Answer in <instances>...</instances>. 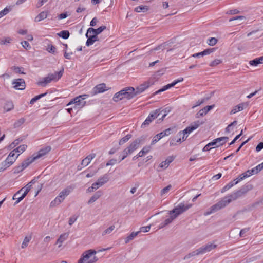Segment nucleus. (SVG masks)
Returning <instances> with one entry per match:
<instances>
[{
	"label": "nucleus",
	"instance_id": "f257e3e1",
	"mask_svg": "<svg viewBox=\"0 0 263 263\" xmlns=\"http://www.w3.org/2000/svg\"><path fill=\"white\" fill-rule=\"evenodd\" d=\"M253 189L252 185L247 184L241 189L231 194L222 198L219 202L210 207L209 211L204 213V215L207 216L215 213L227 206L229 203L245 195L249 191Z\"/></svg>",
	"mask_w": 263,
	"mask_h": 263
},
{
	"label": "nucleus",
	"instance_id": "f03ea898",
	"mask_svg": "<svg viewBox=\"0 0 263 263\" xmlns=\"http://www.w3.org/2000/svg\"><path fill=\"white\" fill-rule=\"evenodd\" d=\"M136 96L135 89L133 87H125L120 91L116 93L113 97L115 102H118L124 99L130 100Z\"/></svg>",
	"mask_w": 263,
	"mask_h": 263
},
{
	"label": "nucleus",
	"instance_id": "7ed1b4c3",
	"mask_svg": "<svg viewBox=\"0 0 263 263\" xmlns=\"http://www.w3.org/2000/svg\"><path fill=\"white\" fill-rule=\"evenodd\" d=\"M96 254V251L91 249L85 251L81 255L78 263H95L98 260L97 257L94 256Z\"/></svg>",
	"mask_w": 263,
	"mask_h": 263
},
{
	"label": "nucleus",
	"instance_id": "20e7f679",
	"mask_svg": "<svg viewBox=\"0 0 263 263\" xmlns=\"http://www.w3.org/2000/svg\"><path fill=\"white\" fill-rule=\"evenodd\" d=\"M64 69L62 68L59 72H55L54 73H50L48 76L44 77L42 80L38 82V85L43 87L45 86L47 84L50 83L51 81H57L59 80L63 75Z\"/></svg>",
	"mask_w": 263,
	"mask_h": 263
},
{
	"label": "nucleus",
	"instance_id": "39448f33",
	"mask_svg": "<svg viewBox=\"0 0 263 263\" xmlns=\"http://www.w3.org/2000/svg\"><path fill=\"white\" fill-rule=\"evenodd\" d=\"M192 206V204H185L184 203H180L172 210L169 211V214L172 215L174 218H176L179 215L186 211Z\"/></svg>",
	"mask_w": 263,
	"mask_h": 263
},
{
	"label": "nucleus",
	"instance_id": "423d86ee",
	"mask_svg": "<svg viewBox=\"0 0 263 263\" xmlns=\"http://www.w3.org/2000/svg\"><path fill=\"white\" fill-rule=\"evenodd\" d=\"M88 97L87 95H80L73 99L67 104V106L71 105H74L73 108L75 109H80L86 104V101L84 100Z\"/></svg>",
	"mask_w": 263,
	"mask_h": 263
},
{
	"label": "nucleus",
	"instance_id": "0eeeda50",
	"mask_svg": "<svg viewBox=\"0 0 263 263\" xmlns=\"http://www.w3.org/2000/svg\"><path fill=\"white\" fill-rule=\"evenodd\" d=\"M71 190L69 188H66L62 190L59 194V195L51 202L50 206L55 207L62 203L66 197H67L70 193Z\"/></svg>",
	"mask_w": 263,
	"mask_h": 263
},
{
	"label": "nucleus",
	"instance_id": "6e6552de",
	"mask_svg": "<svg viewBox=\"0 0 263 263\" xmlns=\"http://www.w3.org/2000/svg\"><path fill=\"white\" fill-rule=\"evenodd\" d=\"M144 140V138L143 137H141L135 139L124 150V152H125L126 155H130L138 148L140 144Z\"/></svg>",
	"mask_w": 263,
	"mask_h": 263
},
{
	"label": "nucleus",
	"instance_id": "1a4fd4ad",
	"mask_svg": "<svg viewBox=\"0 0 263 263\" xmlns=\"http://www.w3.org/2000/svg\"><path fill=\"white\" fill-rule=\"evenodd\" d=\"M160 114V109H156L155 111H152L141 125V128H144L146 127L155 118H157Z\"/></svg>",
	"mask_w": 263,
	"mask_h": 263
},
{
	"label": "nucleus",
	"instance_id": "9d476101",
	"mask_svg": "<svg viewBox=\"0 0 263 263\" xmlns=\"http://www.w3.org/2000/svg\"><path fill=\"white\" fill-rule=\"evenodd\" d=\"M51 149L50 146H47L42 149H41L36 154H34L32 157H29V159L33 162L35 160L42 157L49 153Z\"/></svg>",
	"mask_w": 263,
	"mask_h": 263
},
{
	"label": "nucleus",
	"instance_id": "9b49d317",
	"mask_svg": "<svg viewBox=\"0 0 263 263\" xmlns=\"http://www.w3.org/2000/svg\"><path fill=\"white\" fill-rule=\"evenodd\" d=\"M172 128H169L157 134L153 138L151 145L155 144L157 142H158L160 139L164 136H168L171 133V131L172 130Z\"/></svg>",
	"mask_w": 263,
	"mask_h": 263
},
{
	"label": "nucleus",
	"instance_id": "f8f14e48",
	"mask_svg": "<svg viewBox=\"0 0 263 263\" xmlns=\"http://www.w3.org/2000/svg\"><path fill=\"white\" fill-rule=\"evenodd\" d=\"M14 88L17 90H23L25 89L26 87L25 82L23 79H14L12 83Z\"/></svg>",
	"mask_w": 263,
	"mask_h": 263
},
{
	"label": "nucleus",
	"instance_id": "ddd939ff",
	"mask_svg": "<svg viewBox=\"0 0 263 263\" xmlns=\"http://www.w3.org/2000/svg\"><path fill=\"white\" fill-rule=\"evenodd\" d=\"M96 157V154L91 153L84 158L81 162V165H78V170H81L84 166H87L91 162L92 159Z\"/></svg>",
	"mask_w": 263,
	"mask_h": 263
},
{
	"label": "nucleus",
	"instance_id": "4468645a",
	"mask_svg": "<svg viewBox=\"0 0 263 263\" xmlns=\"http://www.w3.org/2000/svg\"><path fill=\"white\" fill-rule=\"evenodd\" d=\"M217 247L216 245L212 243H208L204 246H203L198 248L200 254H204L206 252H210L213 249L216 248Z\"/></svg>",
	"mask_w": 263,
	"mask_h": 263
},
{
	"label": "nucleus",
	"instance_id": "2eb2a0df",
	"mask_svg": "<svg viewBox=\"0 0 263 263\" xmlns=\"http://www.w3.org/2000/svg\"><path fill=\"white\" fill-rule=\"evenodd\" d=\"M31 161L29 158L25 160L21 164V165L18 166L15 168L14 173H18L22 171L24 169L26 168L29 164L31 163Z\"/></svg>",
	"mask_w": 263,
	"mask_h": 263
},
{
	"label": "nucleus",
	"instance_id": "dca6fc26",
	"mask_svg": "<svg viewBox=\"0 0 263 263\" xmlns=\"http://www.w3.org/2000/svg\"><path fill=\"white\" fill-rule=\"evenodd\" d=\"M106 29V27L105 26H101L97 29L90 27L87 29V35L90 34H93L98 35Z\"/></svg>",
	"mask_w": 263,
	"mask_h": 263
},
{
	"label": "nucleus",
	"instance_id": "f3484780",
	"mask_svg": "<svg viewBox=\"0 0 263 263\" xmlns=\"http://www.w3.org/2000/svg\"><path fill=\"white\" fill-rule=\"evenodd\" d=\"M151 84L150 82L147 81L139 85L136 89H135V92H136V95L143 92L147 88H148L151 86Z\"/></svg>",
	"mask_w": 263,
	"mask_h": 263
},
{
	"label": "nucleus",
	"instance_id": "a211bd4d",
	"mask_svg": "<svg viewBox=\"0 0 263 263\" xmlns=\"http://www.w3.org/2000/svg\"><path fill=\"white\" fill-rule=\"evenodd\" d=\"M107 90L106 85L104 83L97 85L93 89L95 94L102 93Z\"/></svg>",
	"mask_w": 263,
	"mask_h": 263
},
{
	"label": "nucleus",
	"instance_id": "6ab92c4d",
	"mask_svg": "<svg viewBox=\"0 0 263 263\" xmlns=\"http://www.w3.org/2000/svg\"><path fill=\"white\" fill-rule=\"evenodd\" d=\"M183 135L181 132H179L176 135V137L173 138L170 141V145H175L176 143H181L183 141L182 140Z\"/></svg>",
	"mask_w": 263,
	"mask_h": 263
},
{
	"label": "nucleus",
	"instance_id": "aec40b11",
	"mask_svg": "<svg viewBox=\"0 0 263 263\" xmlns=\"http://www.w3.org/2000/svg\"><path fill=\"white\" fill-rule=\"evenodd\" d=\"M103 195L102 191L99 190L96 192L88 201V204H91L95 202Z\"/></svg>",
	"mask_w": 263,
	"mask_h": 263
},
{
	"label": "nucleus",
	"instance_id": "412c9836",
	"mask_svg": "<svg viewBox=\"0 0 263 263\" xmlns=\"http://www.w3.org/2000/svg\"><path fill=\"white\" fill-rule=\"evenodd\" d=\"M175 157L173 156H170L167 159L162 161L160 164V167L163 168H166L168 167L169 164L174 160Z\"/></svg>",
	"mask_w": 263,
	"mask_h": 263
},
{
	"label": "nucleus",
	"instance_id": "4be33fe9",
	"mask_svg": "<svg viewBox=\"0 0 263 263\" xmlns=\"http://www.w3.org/2000/svg\"><path fill=\"white\" fill-rule=\"evenodd\" d=\"M151 149L150 146L144 147L143 149L139 152V153L133 158V160H135L139 157H142L144 155L147 153Z\"/></svg>",
	"mask_w": 263,
	"mask_h": 263
},
{
	"label": "nucleus",
	"instance_id": "5701e85b",
	"mask_svg": "<svg viewBox=\"0 0 263 263\" xmlns=\"http://www.w3.org/2000/svg\"><path fill=\"white\" fill-rule=\"evenodd\" d=\"M48 11H42L39 13L34 19V21L39 22L47 17Z\"/></svg>",
	"mask_w": 263,
	"mask_h": 263
},
{
	"label": "nucleus",
	"instance_id": "b1692460",
	"mask_svg": "<svg viewBox=\"0 0 263 263\" xmlns=\"http://www.w3.org/2000/svg\"><path fill=\"white\" fill-rule=\"evenodd\" d=\"M68 236H69L68 233H63L60 236V237H59V238L58 239V240L57 241V243L60 244L59 247H60L61 246L62 243L68 238Z\"/></svg>",
	"mask_w": 263,
	"mask_h": 263
},
{
	"label": "nucleus",
	"instance_id": "393cba45",
	"mask_svg": "<svg viewBox=\"0 0 263 263\" xmlns=\"http://www.w3.org/2000/svg\"><path fill=\"white\" fill-rule=\"evenodd\" d=\"M171 216L167 218L165 220V221L163 222H161L159 226V229H162L165 227L166 226L168 225V224L171 223L173 220L175 219V218H173V216L172 215H170Z\"/></svg>",
	"mask_w": 263,
	"mask_h": 263
},
{
	"label": "nucleus",
	"instance_id": "a878e982",
	"mask_svg": "<svg viewBox=\"0 0 263 263\" xmlns=\"http://www.w3.org/2000/svg\"><path fill=\"white\" fill-rule=\"evenodd\" d=\"M249 63L251 65L255 66H257L259 64L263 63V56L251 60Z\"/></svg>",
	"mask_w": 263,
	"mask_h": 263
},
{
	"label": "nucleus",
	"instance_id": "bb28decb",
	"mask_svg": "<svg viewBox=\"0 0 263 263\" xmlns=\"http://www.w3.org/2000/svg\"><path fill=\"white\" fill-rule=\"evenodd\" d=\"M14 108V105L13 102L12 101H7L4 106V110L6 111H9L13 109Z\"/></svg>",
	"mask_w": 263,
	"mask_h": 263
},
{
	"label": "nucleus",
	"instance_id": "cd10ccee",
	"mask_svg": "<svg viewBox=\"0 0 263 263\" xmlns=\"http://www.w3.org/2000/svg\"><path fill=\"white\" fill-rule=\"evenodd\" d=\"M243 108L244 104H239L233 108V109L231 111V114H234L236 113L237 112L241 111L243 109Z\"/></svg>",
	"mask_w": 263,
	"mask_h": 263
},
{
	"label": "nucleus",
	"instance_id": "c85d7f7f",
	"mask_svg": "<svg viewBox=\"0 0 263 263\" xmlns=\"http://www.w3.org/2000/svg\"><path fill=\"white\" fill-rule=\"evenodd\" d=\"M200 254V253L199 252V249H198L189 253L188 254L186 255L184 257L183 259L184 260L188 259L192 257H194L195 256L198 255Z\"/></svg>",
	"mask_w": 263,
	"mask_h": 263
},
{
	"label": "nucleus",
	"instance_id": "c756f323",
	"mask_svg": "<svg viewBox=\"0 0 263 263\" xmlns=\"http://www.w3.org/2000/svg\"><path fill=\"white\" fill-rule=\"evenodd\" d=\"M193 130H194V129H193V128L191 126H189L187 127L183 131H181L183 135V137H182L183 141H184L187 137V136H185V134H190Z\"/></svg>",
	"mask_w": 263,
	"mask_h": 263
},
{
	"label": "nucleus",
	"instance_id": "7c9ffc66",
	"mask_svg": "<svg viewBox=\"0 0 263 263\" xmlns=\"http://www.w3.org/2000/svg\"><path fill=\"white\" fill-rule=\"evenodd\" d=\"M109 180V176L108 175L106 174H104L103 176L100 177L98 179V181L101 183V185L102 186L103 184H104L105 183L108 182Z\"/></svg>",
	"mask_w": 263,
	"mask_h": 263
},
{
	"label": "nucleus",
	"instance_id": "2f4dec72",
	"mask_svg": "<svg viewBox=\"0 0 263 263\" xmlns=\"http://www.w3.org/2000/svg\"><path fill=\"white\" fill-rule=\"evenodd\" d=\"M58 35L64 39H67L70 35V33L68 30H62L58 33Z\"/></svg>",
	"mask_w": 263,
	"mask_h": 263
},
{
	"label": "nucleus",
	"instance_id": "473e14b6",
	"mask_svg": "<svg viewBox=\"0 0 263 263\" xmlns=\"http://www.w3.org/2000/svg\"><path fill=\"white\" fill-rule=\"evenodd\" d=\"M205 123V121L197 120L194 122L191 125L194 130L199 127L200 125L203 124Z\"/></svg>",
	"mask_w": 263,
	"mask_h": 263
},
{
	"label": "nucleus",
	"instance_id": "72a5a7b5",
	"mask_svg": "<svg viewBox=\"0 0 263 263\" xmlns=\"http://www.w3.org/2000/svg\"><path fill=\"white\" fill-rule=\"evenodd\" d=\"M140 233V231L137 232H132L126 238L125 242V243H128L130 240L134 239V238L138 235V234Z\"/></svg>",
	"mask_w": 263,
	"mask_h": 263
},
{
	"label": "nucleus",
	"instance_id": "f704fd0d",
	"mask_svg": "<svg viewBox=\"0 0 263 263\" xmlns=\"http://www.w3.org/2000/svg\"><path fill=\"white\" fill-rule=\"evenodd\" d=\"M20 155V154H18L15 157V158H12L7 157L6 159L4 161L6 163L9 165V166H10L11 165L13 164V163L16 160V158L18 157V156Z\"/></svg>",
	"mask_w": 263,
	"mask_h": 263
},
{
	"label": "nucleus",
	"instance_id": "c9c22d12",
	"mask_svg": "<svg viewBox=\"0 0 263 263\" xmlns=\"http://www.w3.org/2000/svg\"><path fill=\"white\" fill-rule=\"evenodd\" d=\"M47 94V92H45V93L40 94L37 96H36L34 98H32V99L30 101V104L31 105L33 104L36 101L40 99L42 97L45 96Z\"/></svg>",
	"mask_w": 263,
	"mask_h": 263
},
{
	"label": "nucleus",
	"instance_id": "e433bc0d",
	"mask_svg": "<svg viewBox=\"0 0 263 263\" xmlns=\"http://www.w3.org/2000/svg\"><path fill=\"white\" fill-rule=\"evenodd\" d=\"M254 174V173H252L251 172V170H248L247 172H246L245 173L242 174L241 175H240L239 177V180H242L243 179L247 178V177H248L249 176H250L251 175H252Z\"/></svg>",
	"mask_w": 263,
	"mask_h": 263
},
{
	"label": "nucleus",
	"instance_id": "4c0bfd02",
	"mask_svg": "<svg viewBox=\"0 0 263 263\" xmlns=\"http://www.w3.org/2000/svg\"><path fill=\"white\" fill-rule=\"evenodd\" d=\"M148 7L146 6H139L135 8V11L137 12H145L148 10Z\"/></svg>",
	"mask_w": 263,
	"mask_h": 263
},
{
	"label": "nucleus",
	"instance_id": "58836bf2",
	"mask_svg": "<svg viewBox=\"0 0 263 263\" xmlns=\"http://www.w3.org/2000/svg\"><path fill=\"white\" fill-rule=\"evenodd\" d=\"M132 137V135L128 134L125 136L124 137L121 139L119 142V144L120 145L123 144L124 143L127 142Z\"/></svg>",
	"mask_w": 263,
	"mask_h": 263
},
{
	"label": "nucleus",
	"instance_id": "ea45409f",
	"mask_svg": "<svg viewBox=\"0 0 263 263\" xmlns=\"http://www.w3.org/2000/svg\"><path fill=\"white\" fill-rule=\"evenodd\" d=\"M263 169V162L251 170L252 173L254 174H257Z\"/></svg>",
	"mask_w": 263,
	"mask_h": 263
},
{
	"label": "nucleus",
	"instance_id": "a19ab883",
	"mask_svg": "<svg viewBox=\"0 0 263 263\" xmlns=\"http://www.w3.org/2000/svg\"><path fill=\"white\" fill-rule=\"evenodd\" d=\"M85 35L86 37L87 38V40L86 43V45L87 46H90V45L93 44L95 41L89 34L87 35V32H86Z\"/></svg>",
	"mask_w": 263,
	"mask_h": 263
},
{
	"label": "nucleus",
	"instance_id": "79ce46f5",
	"mask_svg": "<svg viewBox=\"0 0 263 263\" xmlns=\"http://www.w3.org/2000/svg\"><path fill=\"white\" fill-rule=\"evenodd\" d=\"M170 111H171V108L169 107H166L165 108H164V109H163L162 110H160V114H162V112H163V114L162 115V117L161 118H160L159 120H161V121L163 120L165 117L167 115V114L168 112H170Z\"/></svg>",
	"mask_w": 263,
	"mask_h": 263
},
{
	"label": "nucleus",
	"instance_id": "37998d69",
	"mask_svg": "<svg viewBox=\"0 0 263 263\" xmlns=\"http://www.w3.org/2000/svg\"><path fill=\"white\" fill-rule=\"evenodd\" d=\"M212 146H214V147H216V145L215 144V142L214 141V140H213L210 143H209L208 144H207L203 148L202 151H210V149H212L211 147Z\"/></svg>",
	"mask_w": 263,
	"mask_h": 263
},
{
	"label": "nucleus",
	"instance_id": "c03bdc74",
	"mask_svg": "<svg viewBox=\"0 0 263 263\" xmlns=\"http://www.w3.org/2000/svg\"><path fill=\"white\" fill-rule=\"evenodd\" d=\"M31 188V185L29 184L28 183L24 187L21 189L19 191H17V194H20L22 193L23 191H25V192L28 193Z\"/></svg>",
	"mask_w": 263,
	"mask_h": 263
},
{
	"label": "nucleus",
	"instance_id": "a18cd8bd",
	"mask_svg": "<svg viewBox=\"0 0 263 263\" xmlns=\"http://www.w3.org/2000/svg\"><path fill=\"white\" fill-rule=\"evenodd\" d=\"M27 146L25 144H23L14 149L15 153H18L20 154L23 153L27 148Z\"/></svg>",
	"mask_w": 263,
	"mask_h": 263
},
{
	"label": "nucleus",
	"instance_id": "49530a36",
	"mask_svg": "<svg viewBox=\"0 0 263 263\" xmlns=\"http://www.w3.org/2000/svg\"><path fill=\"white\" fill-rule=\"evenodd\" d=\"M115 228L114 226H111L108 228L104 231L102 233V236L110 234Z\"/></svg>",
	"mask_w": 263,
	"mask_h": 263
},
{
	"label": "nucleus",
	"instance_id": "de8ad7c7",
	"mask_svg": "<svg viewBox=\"0 0 263 263\" xmlns=\"http://www.w3.org/2000/svg\"><path fill=\"white\" fill-rule=\"evenodd\" d=\"M171 88H170V85L169 84H167L166 85L163 86L162 88L160 89L159 90H157V91H156L155 93H154V95H157V94H159L160 93V92H163V91H164L168 89Z\"/></svg>",
	"mask_w": 263,
	"mask_h": 263
},
{
	"label": "nucleus",
	"instance_id": "09e8293b",
	"mask_svg": "<svg viewBox=\"0 0 263 263\" xmlns=\"http://www.w3.org/2000/svg\"><path fill=\"white\" fill-rule=\"evenodd\" d=\"M25 119L24 118H21L18 119L17 121H16L14 124V128H17L20 126L21 125H22L24 122Z\"/></svg>",
	"mask_w": 263,
	"mask_h": 263
},
{
	"label": "nucleus",
	"instance_id": "8fccbe9b",
	"mask_svg": "<svg viewBox=\"0 0 263 263\" xmlns=\"http://www.w3.org/2000/svg\"><path fill=\"white\" fill-rule=\"evenodd\" d=\"M11 10V9L8 8L7 7H6L5 9H4L3 10L0 11V18L4 16L7 14Z\"/></svg>",
	"mask_w": 263,
	"mask_h": 263
},
{
	"label": "nucleus",
	"instance_id": "3c124183",
	"mask_svg": "<svg viewBox=\"0 0 263 263\" xmlns=\"http://www.w3.org/2000/svg\"><path fill=\"white\" fill-rule=\"evenodd\" d=\"M221 62L222 61L221 60L215 59L210 63L209 66L211 67H215L218 65V64H220Z\"/></svg>",
	"mask_w": 263,
	"mask_h": 263
},
{
	"label": "nucleus",
	"instance_id": "603ef678",
	"mask_svg": "<svg viewBox=\"0 0 263 263\" xmlns=\"http://www.w3.org/2000/svg\"><path fill=\"white\" fill-rule=\"evenodd\" d=\"M217 39L215 37H211L208 41V44L210 46H214L217 43Z\"/></svg>",
	"mask_w": 263,
	"mask_h": 263
},
{
	"label": "nucleus",
	"instance_id": "864d4df0",
	"mask_svg": "<svg viewBox=\"0 0 263 263\" xmlns=\"http://www.w3.org/2000/svg\"><path fill=\"white\" fill-rule=\"evenodd\" d=\"M9 167V165H8L6 162L3 161L0 163V172L4 171Z\"/></svg>",
	"mask_w": 263,
	"mask_h": 263
},
{
	"label": "nucleus",
	"instance_id": "5fc2aeb1",
	"mask_svg": "<svg viewBox=\"0 0 263 263\" xmlns=\"http://www.w3.org/2000/svg\"><path fill=\"white\" fill-rule=\"evenodd\" d=\"M22 141V140H20V139H16L14 140L11 144L9 145V148L12 149L14 147H15L16 145H17L20 142Z\"/></svg>",
	"mask_w": 263,
	"mask_h": 263
},
{
	"label": "nucleus",
	"instance_id": "6e6d98bb",
	"mask_svg": "<svg viewBox=\"0 0 263 263\" xmlns=\"http://www.w3.org/2000/svg\"><path fill=\"white\" fill-rule=\"evenodd\" d=\"M30 239L31 237H25L22 244V248H24L27 247Z\"/></svg>",
	"mask_w": 263,
	"mask_h": 263
},
{
	"label": "nucleus",
	"instance_id": "4d7b16f0",
	"mask_svg": "<svg viewBox=\"0 0 263 263\" xmlns=\"http://www.w3.org/2000/svg\"><path fill=\"white\" fill-rule=\"evenodd\" d=\"M172 189V185H167L166 187L163 188L161 191V195H163L164 194H166L168 192V191Z\"/></svg>",
	"mask_w": 263,
	"mask_h": 263
},
{
	"label": "nucleus",
	"instance_id": "13d9d810",
	"mask_svg": "<svg viewBox=\"0 0 263 263\" xmlns=\"http://www.w3.org/2000/svg\"><path fill=\"white\" fill-rule=\"evenodd\" d=\"M47 50L51 53L54 54L55 52L56 48L52 45H49L47 48Z\"/></svg>",
	"mask_w": 263,
	"mask_h": 263
},
{
	"label": "nucleus",
	"instance_id": "bf43d9fd",
	"mask_svg": "<svg viewBox=\"0 0 263 263\" xmlns=\"http://www.w3.org/2000/svg\"><path fill=\"white\" fill-rule=\"evenodd\" d=\"M206 114L205 113L203 109H200L196 115H195V118H200L201 117H203L205 116Z\"/></svg>",
	"mask_w": 263,
	"mask_h": 263
},
{
	"label": "nucleus",
	"instance_id": "052dcab7",
	"mask_svg": "<svg viewBox=\"0 0 263 263\" xmlns=\"http://www.w3.org/2000/svg\"><path fill=\"white\" fill-rule=\"evenodd\" d=\"M215 50V48L206 49L203 51V53L204 55H208L214 52Z\"/></svg>",
	"mask_w": 263,
	"mask_h": 263
},
{
	"label": "nucleus",
	"instance_id": "680f3d73",
	"mask_svg": "<svg viewBox=\"0 0 263 263\" xmlns=\"http://www.w3.org/2000/svg\"><path fill=\"white\" fill-rule=\"evenodd\" d=\"M250 230V228H245L242 230H241V231H240V233H239V235L240 237H245L246 235V233L247 232H248Z\"/></svg>",
	"mask_w": 263,
	"mask_h": 263
},
{
	"label": "nucleus",
	"instance_id": "e2e57ef3",
	"mask_svg": "<svg viewBox=\"0 0 263 263\" xmlns=\"http://www.w3.org/2000/svg\"><path fill=\"white\" fill-rule=\"evenodd\" d=\"M12 69H13L16 73H20L22 74H25V73L23 71H22L21 69L22 68L17 67V66H13L11 68Z\"/></svg>",
	"mask_w": 263,
	"mask_h": 263
},
{
	"label": "nucleus",
	"instance_id": "0e129e2a",
	"mask_svg": "<svg viewBox=\"0 0 263 263\" xmlns=\"http://www.w3.org/2000/svg\"><path fill=\"white\" fill-rule=\"evenodd\" d=\"M22 46L26 49H30L31 46L27 41H24L21 42Z\"/></svg>",
	"mask_w": 263,
	"mask_h": 263
},
{
	"label": "nucleus",
	"instance_id": "69168bd1",
	"mask_svg": "<svg viewBox=\"0 0 263 263\" xmlns=\"http://www.w3.org/2000/svg\"><path fill=\"white\" fill-rule=\"evenodd\" d=\"M150 229H151V225L145 226V227H142L140 228L139 231H140V232H147L150 230Z\"/></svg>",
	"mask_w": 263,
	"mask_h": 263
},
{
	"label": "nucleus",
	"instance_id": "338daca9",
	"mask_svg": "<svg viewBox=\"0 0 263 263\" xmlns=\"http://www.w3.org/2000/svg\"><path fill=\"white\" fill-rule=\"evenodd\" d=\"M77 216H76L74 215L70 217L68 221L69 224L70 226H71L77 220Z\"/></svg>",
	"mask_w": 263,
	"mask_h": 263
},
{
	"label": "nucleus",
	"instance_id": "774afa93",
	"mask_svg": "<svg viewBox=\"0 0 263 263\" xmlns=\"http://www.w3.org/2000/svg\"><path fill=\"white\" fill-rule=\"evenodd\" d=\"M68 16L67 12H65L64 13H61L58 16L59 20L64 19L66 18Z\"/></svg>",
	"mask_w": 263,
	"mask_h": 263
}]
</instances>
